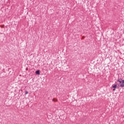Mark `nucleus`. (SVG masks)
<instances>
[{
	"label": "nucleus",
	"mask_w": 124,
	"mask_h": 124,
	"mask_svg": "<svg viewBox=\"0 0 124 124\" xmlns=\"http://www.w3.org/2000/svg\"><path fill=\"white\" fill-rule=\"evenodd\" d=\"M113 91H116V89L114 88V89H113Z\"/></svg>",
	"instance_id": "423d86ee"
},
{
	"label": "nucleus",
	"mask_w": 124,
	"mask_h": 124,
	"mask_svg": "<svg viewBox=\"0 0 124 124\" xmlns=\"http://www.w3.org/2000/svg\"><path fill=\"white\" fill-rule=\"evenodd\" d=\"M52 101L54 102H58V99L54 98L52 99Z\"/></svg>",
	"instance_id": "f03ea898"
},
{
	"label": "nucleus",
	"mask_w": 124,
	"mask_h": 124,
	"mask_svg": "<svg viewBox=\"0 0 124 124\" xmlns=\"http://www.w3.org/2000/svg\"><path fill=\"white\" fill-rule=\"evenodd\" d=\"M117 82H118V85L119 87H121V88L124 87V79H118Z\"/></svg>",
	"instance_id": "f257e3e1"
},
{
	"label": "nucleus",
	"mask_w": 124,
	"mask_h": 124,
	"mask_svg": "<svg viewBox=\"0 0 124 124\" xmlns=\"http://www.w3.org/2000/svg\"><path fill=\"white\" fill-rule=\"evenodd\" d=\"M82 38H85V37H82Z\"/></svg>",
	"instance_id": "0eeeda50"
},
{
	"label": "nucleus",
	"mask_w": 124,
	"mask_h": 124,
	"mask_svg": "<svg viewBox=\"0 0 124 124\" xmlns=\"http://www.w3.org/2000/svg\"><path fill=\"white\" fill-rule=\"evenodd\" d=\"M35 73L38 75H39V74H40V73H39V70L36 71Z\"/></svg>",
	"instance_id": "7ed1b4c3"
},
{
	"label": "nucleus",
	"mask_w": 124,
	"mask_h": 124,
	"mask_svg": "<svg viewBox=\"0 0 124 124\" xmlns=\"http://www.w3.org/2000/svg\"><path fill=\"white\" fill-rule=\"evenodd\" d=\"M113 89H116L117 88V84H115V85L113 86L112 87Z\"/></svg>",
	"instance_id": "20e7f679"
},
{
	"label": "nucleus",
	"mask_w": 124,
	"mask_h": 124,
	"mask_svg": "<svg viewBox=\"0 0 124 124\" xmlns=\"http://www.w3.org/2000/svg\"><path fill=\"white\" fill-rule=\"evenodd\" d=\"M28 93H29V92H28V91H26L25 94H28Z\"/></svg>",
	"instance_id": "39448f33"
}]
</instances>
